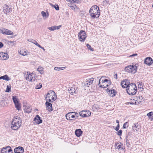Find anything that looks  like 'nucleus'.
<instances>
[{
    "instance_id": "f8f14e48",
    "label": "nucleus",
    "mask_w": 153,
    "mask_h": 153,
    "mask_svg": "<svg viewBox=\"0 0 153 153\" xmlns=\"http://www.w3.org/2000/svg\"><path fill=\"white\" fill-rule=\"evenodd\" d=\"M42 120L40 117L38 115H36L34 120V123L35 124H39L42 123Z\"/></svg>"
},
{
    "instance_id": "9d476101",
    "label": "nucleus",
    "mask_w": 153,
    "mask_h": 153,
    "mask_svg": "<svg viewBox=\"0 0 153 153\" xmlns=\"http://www.w3.org/2000/svg\"><path fill=\"white\" fill-rule=\"evenodd\" d=\"M91 114L90 111L87 110H82L79 112L80 116L82 117L89 116Z\"/></svg>"
},
{
    "instance_id": "69168bd1",
    "label": "nucleus",
    "mask_w": 153,
    "mask_h": 153,
    "mask_svg": "<svg viewBox=\"0 0 153 153\" xmlns=\"http://www.w3.org/2000/svg\"><path fill=\"white\" fill-rule=\"evenodd\" d=\"M10 153H12V151L11 152H10Z\"/></svg>"
},
{
    "instance_id": "774afa93",
    "label": "nucleus",
    "mask_w": 153,
    "mask_h": 153,
    "mask_svg": "<svg viewBox=\"0 0 153 153\" xmlns=\"http://www.w3.org/2000/svg\"><path fill=\"white\" fill-rule=\"evenodd\" d=\"M12 153H13L12 152Z\"/></svg>"
},
{
    "instance_id": "338daca9",
    "label": "nucleus",
    "mask_w": 153,
    "mask_h": 153,
    "mask_svg": "<svg viewBox=\"0 0 153 153\" xmlns=\"http://www.w3.org/2000/svg\"><path fill=\"white\" fill-rule=\"evenodd\" d=\"M135 104H136V102H135Z\"/></svg>"
},
{
    "instance_id": "2eb2a0df",
    "label": "nucleus",
    "mask_w": 153,
    "mask_h": 153,
    "mask_svg": "<svg viewBox=\"0 0 153 153\" xmlns=\"http://www.w3.org/2000/svg\"><path fill=\"white\" fill-rule=\"evenodd\" d=\"M24 151V149L23 148L20 146L16 147L14 149L15 153H23Z\"/></svg>"
},
{
    "instance_id": "0e129e2a",
    "label": "nucleus",
    "mask_w": 153,
    "mask_h": 153,
    "mask_svg": "<svg viewBox=\"0 0 153 153\" xmlns=\"http://www.w3.org/2000/svg\"><path fill=\"white\" fill-rule=\"evenodd\" d=\"M122 149H123V147H122Z\"/></svg>"
},
{
    "instance_id": "423d86ee",
    "label": "nucleus",
    "mask_w": 153,
    "mask_h": 153,
    "mask_svg": "<svg viewBox=\"0 0 153 153\" xmlns=\"http://www.w3.org/2000/svg\"><path fill=\"white\" fill-rule=\"evenodd\" d=\"M111 83L110 81L106 79H103L101 78L99 80V85L100 87L104 88L107 87Z\"/></svg>"
},
{
    "instance_id": "e2e57ef3",
    "label": "nucleus",
    "mask_w": 153,
    "mask_h": 153,
    "mask_svg": "<svg viewBox=\"0 0 153 153\" xmlns=\"http://www.w3.org/2000/svg\"><path fill=\"white\" fill-rule=\"evenodd\" d=\"M43 50L44 51H45V49L44 48Z\"/></svg>"
},
{
    "instance_id": "7ed1b4c3",
    "label": "nucleus",
    "mask_w": 153,
    "mask_h": 153,
    "mask_svg": "<svg viewBox=\"0 0 153 153\" xmlns=\"http://www.w3.org/2000/svg\"><path fill=\"white\" fill-rule=\"evenodd\" d=\"M56 99V95L55 92L52 90L49 91L47 94L45 100L47 101L52 102Z\"/></svg>"
},
{
    "instance_id": "49530a36",
    "label": "nucleus",
    "mask_w": 153,
    "mask_h": 153,
    "mask_svg": "<svg viewBox=\"0 0 153 153\" xmlns=\"http://www.w3.org/2000/svg\"><path fill=\"white\" fill-rule=\"evenodd\" d=\"M119 128H120L119 124H118L115 128V130L117 131L119 130Z\"/></svg>"
},
{
    "instance_id": "a211bd4d",
    "label": "nucleus",
    "mask_w": 153,
    "mask_h": 153,
    "mask_svg": "<svg viewBox=\"0 0 153 153\" xmlns=\"http://www.w3.org/2000/svg\"><path fill=\"white\" fill-rule=\"evenodd\" d=\"M48 102V101H46L45 103V105L47 108V109L49 111H51L52 110V104Z\"/></svg>"
},
{
    "instance_id": "c85d7f7f",
    "label": "nucleus",
    "mask_w": 153,
    "mask_h": 153,
    "mask_svg": "<svg viewBox=\"0 0 153 153\" xmlns=\"http://www.w3.org/2000/svg\"><path fill=\"white\" fill-rule=\"evenodd\" d=\"M41 13L42 16L44 17H45V18H47L49 16L48 13H46L44 11H42Z\"/></svg>"
},
{
    "instance_id": "4c0bfd02",
    "label": "nucleus",
    "mask_w": 153,
    "mask_h": 153,
    "mask_svg": "<svg viewBox=\"0 0 153 153\" xmlns=\"http://www.w3.org/2000/svg\"><path fill=\"white\" fill-rule=\"evenodd\" d=\"M48 29L51 30V31H53L56 30V28L55 26L51 27H48Z\"/></svg>"
},
{
    "instance_id": "79ce46f5",
    "label": "nucleus",
    "mask_w": 153,
    "mask_h": 153,
    "mask_svg": "<svg viewBox=\"0 0 153 153\" xmlns=\"http://www.w3.org/2000/svg\"><path fill=\"white\" fill-rule=\"evenodd\" d=\"M33 43L36 45L38 47H39L40 46V45L37 43L36 41L35 40H34L33 42Z\"/></svg>"
},
{
    "instance_id": "c756f323",
    "label": "nucleus",
    "mask_w": 153,
    "mask_h": 153,
    "mask_svg": "<svg viewBox=\"0 0 153 153\" xmlns=\"http://www.w3.org/2000/svg\"><path fill=\"white\" fill-rule=\"evenodd\" d=\"M127 138H128V137H126V144L127 147L128 148H130L131 147V145L130 144V142L131 141H130V140H128Z\"/></svg>"
},
{
    "instance_id": "bb28decb",
    "label": "nucleus",
    "mask_w": 153,
    "mask_h": 153,
    "mask_svg": "<svg viewBox=\"0 0 153 153\" xmlns=\"http://www.w3.org/2000/svg\"><path fill=\"white\" fill-rule=\"evenodd\" d=\"M109 94L111 97H113L115 96L116 94L115 91L113 89L111 90H109Z\"/></svg>"
},
{
    "instance_id": "7c9ffc66",
    "label": "nucleus",
    "mask_w": 153,
    "mask_h": 153,
    "mask_svg": "<svg viewBox=\"0 0 153 153\" xmlns=\"http://www.w3.org/2000/svg\"><path fill=\"white\" fill-rule=\"evenodd\" d=\"M16 108L17 110H19L21 108L20 104L19 102L15 104Z\"/></svg>"
},
{
    "instance_id": "39448f33",
    "label": "nucleus",
    "mask_w": 153,
    "mask_h": 153,
    "mask_svg": "<svg viewBox=\"0 0 153 153\" xmlns=\"http://www.w3.org/2000/svg\"><path fill=\"white\" fill-rule=\"evenodd\" d=\"M65 117L67 120H73L77 118L78 117V114L77 112H70L67 114Z\"/></svg>"
},
{
    "instance_id": "603ef678",
    "label": "nucleus",
    "mask_w": 153,
    "mask_h": 153,
    "mask_svg": "<svg viewBox=\"0 0 153 153\" xmlns=\"http://www.w3.org/2000/svg\"><path fill=\"white\" fill-rule=\"evenodd\" d=\"M3 44L1 42H0V48H1L2 47H3Z\"/></svg>"
},
{
    "instance_id": "b1692460",
    "label": "nucleus",
    "mask_w": 153,
    "mask_h": 153,
    "mask_svg": "<svg viewBox=\"0 0 153 153\" xmlns=\"http://www.w3.org/2000/svg\"><path fill=\"white\" fill-rule=\"evenodd\" d=\"M3 79L6 81H9L10 80V78L7 75H5L3 76L0 77V79Z\"/></svg>"
},
{
    "instance_id": "20e7f679",
    "label": "nucleus",
    "mask_w": 153,
    "mask_h": 153,
    "mask_svg": "<svg viewBox=\"0 0 153 153\" xmlns=\"http://www.w3.org/2000/svg\"><path fill=\"white\" fill-rule=\"evenodd\" d=\"M126 90L127 93L130 95L135 94L137 91V88L136 85L133 83L130 84Z\"/></svg>"
},
{
    "instance_id": "8fccbe9b",
    "label": "nucleus",
    "mask_w": 153,
    "mask_h": 153,
    "mask_svg": "<svg viewBox=\"0 0 153 153\" xmlns=\"http://www.w3.org/2000/svg\"><path fill=\"white\" fill-rule=\"evenodd\" d=\"M67 1L71 2H75V0H67Z\"/></svg>"
},
{
    "instance_id": "f257e3e1",
    "label": "nucleus",
    "mask_w": 153,
    "mask_h": 153,
    "mask_svg": "<svg viewBox=\"0 0 153 153\" xmlns=\"http://www.w3.org/2000/svg\"><path fill=\"white\" fill-rule=\"evenodd\" d=\"M90 15L93 19L98 18L100 15L99 8L97 5L92 6L89 10Z\"/></svg>"
},
{
    "instance_id": "dca6fc26",
    "label": "nucleus",
    "mask_w": 153,
    "mask_h": 153,
    "mask_svg": "<svg viewBox=\"0 0 153 153\" xmlns=\"http://www.w3.org/2000/svg\"><path fill=\"white\" fill-rule=\"evenodd\" d=\"M144 63L148 65H150L153 63V60L151 58L148 57L145 59Z\"/></svg>"
},
{
    "instance_id": "1a4fd4ad",
    "label": "nucleus",
    "mask_w": 153,
    "mask_h": 153,
    "mask_svg": "<svg viewBox=\"0 0 153 153\" xmlns=\"http://www.w3.org/2000/svg\"><path fill=\"white\" fill-rule=\"evenodd\" d=\"M78 37L80 41L84 42L86 37L85 32L83 30L80 31Z\"/></svg>"
},
{
    "instance_id": "37998d69",
    "label": "nucleus",
    "mask_w": 153,
    "mask_h": 153,
    "mask_svg": "<svg viewBox=\"0 0 153 153\" xmlns=\"http://www.w3.org/2000/svg\"><path fill=\"white\" fill-rule=\"evenodd\" d=\"M122 133V131L121 130H120L117 133V134L119 136H121Z\"/></svg>"
},
{
    "instance_id": "c9c22d12",
    "label": "nucleus",
    "mask_w": 153,
    "mask_h": 153,
    "mask_svg": "<svg viewBox=\"0 0 153 153\" xmlns=\"http://www.w3.org/2000/svg\"><path fill=\"white\" fill-rule=\"evenodd\" d=\"M86 46L88 49L90 50V51H94V49L93 48H92L91 47V46L90 45H89L88 44H87Z\"/></svg>"
},
{
    "instance_id": "5fc2aeb1",
    "label": "nucleus",
    "mask_w": 153,
    "mask_h": 153,
    "mask_svg": "<svg viewBox=\"0 0 153 153\" xmlns=\"http://www.w3.org/2000/svg\"><path fill=\"white\" fill-rule=\"evenodd\" d=\"M8 7H7L6 8V9H5V11L7 12L8 13L9 12H10V11L8 10Z\"/></svg>"
},
{
    "instance_id": "e433bc0d",
    "label": "nucleus",
    "mask_w": 153,
    "mask_h": 153,
    "mask_svg": "<svg viewBox=\"0 0 153 153\" xmlns=\"http://www.w3.org/2000/svg\"><path fill=\"white\" fill-rule=\"evenodd\" d=\"M37 71L41 74H42L43 73V70L42 68H38L37 69Z\"/></svg>"
},
{
    "instance_id": "4468645a",
    "label": "nucleus",
    "mask_w": 153,
    "mask_h": 153,
    "mask_svg": "<svg viewBox=\"0 0 153 153\" xmlns=\"http://www.w3.org/2000/svg\"><path fill=\"white\" fill-rule=\"evenodd\" d=\"M129 84L128 81L126 80L123 81L121 83V85L123 88H127V89L128 88Z\"/></svg>"
},
{
    "instance_id": "f704fd0d",
    "label": "nucleus",
    "mask_w": 153,
    "mask_h": 153,
    "mask_svg": "<svg viewBox=\"0 0 153 153\" xmlns=\"http://www.w3.org/2000/svg\"><path fill=\"white\" fill-rule=\"evenodd\" d=\"M66 67H55L54 68V69L56 71H59L60 70H62L63 68H66Z\"/></svg>"
},
{
    "instance_id": "680f3d73",
    "label": "nucleus",
    "mask_w": 153,
    "mask_h": 153,
    "mask_svg": "<svg viewBox=\"0 0 153 153\" xmlns=\"http://www.w3.org/2000/svg\"><path fill=\"white\" fill-rule=\"evenodd\" d=\"M137 97H136L135 98L134 100H136V99H137Z\"/></svg>"
},
{
    "instance_id": "de8ad7c7",
    "label": "nucleus",
    "mask_w": 153,
    "mask_h": 153,
    "mask_svg": "<svg viewBox=\"0 0 153 153\" xmlns=\"http://www.w3.org/2000/svg\"><path fill=\"white\" fill-rule=\"evenodd\" d=\"M55 26V27L56 30V29H57V30L59 29L60 28V27L61 26V25H59V26Z\"/></svg>"
},
{
    "instance_id": "2f4dec72",
    "label": "nucleus",
    "mask_w": 153,
    "mask_h": 153,
    "mask_svg": "<svg viewBox=\"0 0 153 153\" xmlns=\"http://www.w3.org/2000/svg\"><path fill=\"white\" fill-rule=\"evenodd\" d=\"M12 99L14 104L19 102L17 97L16 96H13L12 97Z\"/></svg>"
},
{
    "instance_id": "a878e982",
    "label": "nucleus",
    "mask_w": 153,
    "mask_h": 153,
    "mask_svg": "<svg viewBox=\"0 0 153 153\" xmlns=\"http://www.w3.org/2000/svg\"><path fill=\"white\" fill-rule=\"evenodd\" d=\"M69 93L71 94L72 95L74 93L75 94L76 93V91L75 90V88L74 87H71L70 88V90H68Z\"/></svg>"
},
{
    "instance_id": "9b49d317",
    "label": "nucleus",
    "mask_w": 153,
    "mask_h": 153,
    "mask_svg": "<svg viewBox=\"0 0 153 153\" xmlns=\"http://www.w3.org/2000/svg\"><path fill=\"white\" fill-rule=\"evenodd\" d=\"M12 151L11 148L9 146H7L6 147L3 148L1 150V153H10Z\"/></svg>"
},
{
    "instance_id": "72a5a7b5",
    "label": "nucleus",
    "mask_w": 153,
    "mask_h": 153,
    "mask_svg": "<svg viewBox=\"0 0 153 153\" xmlns=\"http://www.w3.org/2000/svg\"><path fill=\"white\" fill-rule=\"evenodd\" d=\"M42 84L41 83H39L38 84L36 85L35 88L36 89H40L42 88Z\"/></svg>"
},
{
    "instance_id": "052dcab7",
    "label": "nucleus",
    "mask_w": 153,
    "mask_h": 153,
    "mask_svg": "<svg viewBox=\"0 0 153 153\" xmlns=\"http://www.w3.org/2000/svg\"><path fill=\"white\" fill-rule=\"evenodd\" d=\"M10 42V43H13V42H12V41H10V42Z\"/></svg>"
},
{
    "instance_id": "f03ea898",
    "label": "nucleus",
    "mask_w": 153,
    "mask_h": 153,
    "mask_svg": "<svg viewBox=\"0 0 153 153\" xmlns=\"http://www.w3.org/2000/svg\"><path fill=\"white\" fill-rule=\"evenodd\" d=\"M21 125V120L17 116L14 118L11 124V128L13 130H17Z\"/></svg>"
},
{
    "instance_id": "4d7b16f0",
    "label": "nucleus",
    "mask_w": 153,
    "mask_h": 153,
    "mask_svg": "<svg viewBox=\"0 0 153 153\" xmlns=\"http://www.w3.org/2000/svg\"><path fill=\"white\" fill-rule=\"evenodd\" d=\"M39 47L40 48L42 49H43L44 48L43 47H42L40 45V46H39Z\"/></svg>"
},
{
    "instance_id": "864d4df0",
    "label": "nucleus",
    "mask_w": 153,
    "mask_h": 153,
    "mask_svg": "<svg viewBox=\"0 0 153 153\" xmlns=\"http://www.w3.org/2000/svg\"><path fill=\"white\" fill-rule=\"evenodd\" d=\"M117 74H115L114 75V78H115L116 79H117Z\"/></svg>"
},
{
    "instance_id": "ddd939ff",
    "label": "nucleus",
    "mask_w": 153,
    "mask_h": 153,
    "mask_svg": "<svg viewBox=\"0 0 153 153\" xmlns=\"http://www.w3.org/2000/svg\"><path fill=\"white\" fill-rule=\"evenodd\" d=\"M94 79L93 78H91L86 79L84 85L85 87H88L89 85H91L93 83Z\"/></svg>"
},
{
    "instance_id": "a19ab883",
    "label": "nucleus",
    "mask_w": 153,
    "mask_h": 153,
    "mask_svg": "<svg viewBox=\"0 0 153 153\" xmlns=\"http://www.w3.org/2000/svg\"><path fill=\"white\" fill-rule=\"evenodd\" d=\"M153 115V111H151V112H150L148 113L147 114V115L149 117H151V116H152Z\"/></svg>"
},
{
    "instance_id": "a18cd8bd",
    "label": "nucleus",
    "mask_w": 153,
    "mask_h": 153,
    "mask_svg": "<svg viewBox=\"0 0 153 153\" xmlns=\"http://www.w3.org/2000/svg\"><path fill=\"white\" fill-rule=\"evenodd\" d=\"M139 84H138V88H140V89H141L142 88V89H143V85L142 84H141L140 83V82H139Z\"/></svg>"
},
{
    "instance_id": "0eeeda50",
    "label": "nucleus",
    "mask_w": 153,
    "mask_h": 153,
    "mask_svg": "<svg viewBox=\"0 0 153 153\" xmlns=\"http://www.w3.org/2000/svg\"><path fill=\"white\" fill-rule=\"evenodd\" d=\"M35 74L34 73H30L29 72H25L24 76L26 79L29 81H35Z\"/></svg>"
},
{
    "instance_id": "bf43d9fd",
    "label": "nucleus",
    "mask_w": 153,
    "mask_h": 153,
    "mask_svg": "<svg viewBox=\"0 0 153 153\" xmlns=\"http://www.w3.org/2000/svg\"><path fill=\"white\" fill-rule=\"evenodd\" d=\"M3 101L2 100H1V102H0V103H3Z\"/></svg>"
},
{
    "instance_id": "5701e85b",
    "label": "nucleus",
    "mask_w": 153,
    "mask_h": 153,
    "mask_svg": "<svg viewBox=\"0 0 153 153\" xmlns=\"http://www.w3.org/2000/svg\"><path fill=\"white\" fill-rule=\"evenodd\" d=\"M70 7H71V8L73 10H74L75 11H78L79 10V8L77 7L76 5L75 4H71Z\"/></svg>"
},
{
    "instance_id": "58836bf2",
    "label": "nucleus",
    "mask_w": 153,
    "mask_h": 153,
    "mask_svg": "<svg viewBox=\"0 0 153 153\" xmlns=\"http://www.w3.org/2000/svg\"><path fill=\"white\" fill-rule=\"evenodd\" d=\"M128 122H126L123 124V128H126L128 127Z\"/></svg>"
},
{
    "instance_id": "393cba45",
    "label": "nucleus",
    "mask_w": 153,
    "mask_h": 153,
    "mask_svg": "<svg viewBox=\"0 0 153 153\" xmlns=\"http://www.w3.org/2000/svg\"><path fill=\"white\" fill-rule=\"evenodd\" d=\"M121 143L120 142H118L115 143V146L116 149H122L121 148Z\"/></svg>"
},
{
    "instance_id": "c03bdc74",
    "label": "nucleus",
    "mask_w": 153,
    "mask_h": 153,
    "mask_svg": "<svg viewBox=\"0 0 153 153\" xmlns=\"http://www.w3.org/2000/svg\"><path fill=\"white\" fill-rule=\"evenodd\" d=\"M22 55L24 56L27 55V51H22Z\"/></svg>"
},
{
    "instance_id": "aec40b11",
    "label": "nucleus",
    "mask_w": 153,
    "mask_h": 153,
    "mask_svg": "<svg viewBox=\"0 0 153 153\" xmlns=\"http://www.w3.org/2000/svg\"><path fill=\"white\" fill-rule=\"evenodd\" d=\"M132 129L134 131H137L140 128V126L137 123L134 124L132 126Z\"/></svg>"
},
{
    "instance_id": "09e8293b",
    "label": "nucleus",
    "mask_w": 153,
    "mask_h": 153,
    "mask_svg": "<svg viewBox=\"0 0 153 153\" xmlns=\"http://www.w3.org/2000/svg\"><path fill=\"white\" fill-rule=\"evenodd\" d=\"M137 54L135 53V54H133L132 55H130V56H129V57H134V56H137Z\"/></svg>"
},
{
    "instance_id": "cd10ccee",
    "label": "nucleus",
    "mask_w": 153,
    "mask_h": 153,
    "mask_svg": "<svg viewBox=\"0 0 153 153\" xmlns=\"http://www.w3.org/2000/svg\"><path fill=\"white\" fill-rule=\"evenodd\" d=\"M3 34L5 33V34L7 35H13V33L12 31H11L10 30H8V29H6L5 30V32H4V33H3Z\"/></svg>"
},
{
    "instance_id": "ea45409f",
    "label": "nucleus",
    "mask_w": 153,
    "mask_h": 153,
    "mask_svg": "<svg viewBox=\"0 0 153 153\" xmlns=\"http://www.w3.org/2000/svg\"><path fill=\"white\" fill-rule=\"evenodd\" d=\"M10 87L7 86L6 90V92H9L10 91Z\"/></svg>"
},
{
    "instance_id": "6e6552de",
    "label": "nucleus",
    "mask_w": 153,
    "mask_h": 153,
    "mask_svg": "<svg viewBox=\"0 0 153 153\" xmlns=\"http://www.w3.org/2000/svg\"><path fill=\"white\" fill-rule=\"evenodd\" d=\"M136 67L135 66L130 65L126 67L125 69L128 73L134 74L136 72Z\"/></svg>"
},
{
    "instance_id": "412c9836",
    "label": "nucleus",
    "mask_w": 153,
    "mask_h": 153,
    "mask_svg": "<svg viewBox=\"0 0 153 153\" xmlns=\"http://www.w3.org/2000/svg\"><path fill=\"white\" fill-rule=\"evenodd\" d=\"M23 107H24V109L25 110V111L26 112L29 113L31 112L32 108L30 107L29 106L24 105V106Z\"/></svg>"
},
{
    "instance_id": "4be33fe9",
    "label": "nucleus",
    "mask_w": 153,
    "mask_h": 153,
    "mask_svg": "<svg viewBox=\"0 0 153 153\" xmlns=\"http://www.w3.org/2000/svg\"><path fill=\"white\" fill-rule=\"evenodd\" d=\"M82 131L80 129H76L75 132V134L77 137H80L82 134Z\"/></svg>"
},
{
    "instance_id": "f3484780",
    "label": "nucleus",
    "mask_w": 153,
    "mask_h": 153,
    "mask_svg": "<svg viewBox=\"0 0 153 153\" xmlns=\"http://www.w3.org/2000/svg\"><path fill=\"white\" fill-rule=\"evenodd\" d=\"M0 55L1 56V57L0 58V59L2 60H6L7 59L9 58L8 55L5 53H0Z\"/></svg>"
},
{
    "instance_id": "6e6d98bb",
    "label": "nucleus",
    "mask_w": 153,
    "mask_h": 153,
    "mask_svg": "<svg viewBox=\"0 0 153 153\" xmlns=\"http://www.w3.org/2000/svg\"><path fill=\"white\" fill-rule=\"evenodd\" d=\"M19 53L20 54H21L22 55V51H21L20 52H19Z\"/></svg>"
},
{
    "instance_id": "473e14b6",
    "label": "nucleus",
    "mask_w": 153,
    "mask_h": 153,
    "mask_svg": "<svg viewBox=\"0 0 153 153\" xmlns=\"http://www.w3.org/2000/svg\"><path fill=\"white\" fill-rule=\"evenodd\" d=\"M50 4L52 7H54L56 10H59V8L58 5H56L55 6V5H53V4L51 3H50Z\"/></svg>"
},
{
    "instance_id": "6ab92c4d",
    "label": "nucleus",
    "mask_w": 153,
    "mask_h": 153,
    "mask_svg": "<svg viewBox=\"0 0 153 153\" xmlns=\"http://www.w3.org/2000/svg\"><path fill=\"white\" fill-rule=\"evenodd\" d=\"M92 109L94 111H101V108L100 106L97 104H95L92 107Z\"/></svg>"
},
{
    "instance_id": "3c124183",
    "label": "nucleus",
    "mask_w": 153,
    "mask_h": 153,
    "mask_svg": "<svg viewBox=\"0 0 153 153\" xmlns=\"http://www.w3.org/2000/svg\"><path fill=\"white\" fill-rule=\"evenodd\" d=\"M27 41L29 42H30L33 43V42L34 41H33V39H28Z\"/></svg>"
},
{
    "instance_id": "13d9d810",
    "label": "nucleus",
    "mask_w": 153,
    "mask_h": 153,
    "mask_svg": "<svg viewBox=\"0 0 153 153\" xmlns=\"http://www.w3.org/2000/svg\"><path fill=\"white\" fill-rule=\"evenodd\" d=\"M116 122L117 123H118V124H119V121L118 120H116Z\"/></svg>"
}]
</instances>
